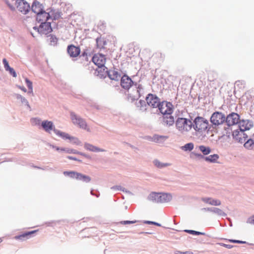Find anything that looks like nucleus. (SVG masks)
I'll return each mask as SVG.
<instances>
[{"mask_svg":"<svg viewBox=\"0 0 254 254\" xmlns=\"http://www.w3.org/2000/svg\"><path fill=\"white\" fill-rule=\"evenodd\" d=\"M96 44L97 47L100 49H102L105 47V46L107 44L106 40L101 37L97 38Z\"/></svg>","mask_w":254,"mask_h":254,"instance_id":"27","label":"nucleus"},{"mask_svg":"<svg viewBox=\"0 0 254 254\" xmlns=\"http://www.w3.org/2000/svg\"><path fill=\"white\" fill-rule=\"evenodd\" d=\"M92 60L98 67H101L104 66L106 59L104 55L98 53L93 56Z\"/></svg>","mask_w":254,"mask_h":254,"instance_id":"12","label":"nucleus"},{"mask_svg":"<svg viewBox=\"0 0 254 254\" xmlns=\"http://www.w3.org/2000/svg\"><path fill=\"white\" fill-rule=\"evenodd\" d=\"M31 122L35 125H39L41 124V120L37 118H34L31 120Z\"/></svg>","mask_w":254,"mask_h":254,"instance_id":"42","label":"nucleus"},{"mask_svg":"<svg viewBox=\"0 0 254 254\" xmlns=\"http://www.w3.org/2000/svg\"><path fill=\"white\" fill-rule=\"evenodd\" d=\"M220 246H223L225 248H226L227 249H232L234 246L231 245H228V244H225L224 243H219V244Z\"/></svg>","mask_w":254,"mask_h":254,"instance_id":"46","label":"nucleus"},{"mask_svg":"<svg viewBox=\"0 0 254 254\" xmlns=\"http://www.w3.org/2000/svg\"><path fill=\"white\" fill-rule=\"evenodd\" d=\"M51 21L44 22L41 23L38 28L34 27L35 30H37L38 32L41 34H47L52 31L51 25Z\"/></svg>","mask_w":254,"mask_h":254,"instance_id":"11","label":"nucleus"},{"mask_svg":"<svg viewBox=\"0 0 254 254\" xmlns=\"http://www.w3.org/2000/svg\"><path fill=\"white\" fill-rule=\"evenodd\" d=\"M64 174H66L69 176L71 178L76 179L77 180L79 176L80 173L75 172H65L64 173Z\"/></svg>","mask_w":254,"mask_h":254,"instance_id":"36","label":"nucleus"},{"mask_svg":"<svg viewBox=\"0 0 254 254\" xmlns=\"http://www.w3.org/2000/svg\"><path fill=\"white\" fill-rule=\"evenodd\" d=\"M127 193H128V195H133V194H134L133 193L129 191V190H128Z\"/></svg>","mask_w":254,"mask_h":254,"instance_id":"60","label":"nucleus"},{"mask_svg":"<svg viewBox=\"0 0 254 254\" xmlns=\"http://www.w3.org/2000/svg\"><path fill=\"white\" fill-rule=\"evenodd\" d=\"M185 232H186L189 234H192V235H205L204 233L200 232H198V231H194V230H185Z\"/></svg>","mask_w":254,"mask_h":254,"instance_id":"37","label":"nucleus"},{"mask_svg":"<svg viewBox=\"0 0 254 254\" xmlns=\"http://www.w3.org/2000/svg\"><path fill=\"white\" fill-rule=\"evenodd\" d=\"M69 140L71 143L76 145H79L81 143V142L78 138L74 136H70Z\"/></svg>","mask_w":254,"mask_h":254,"instance_id":"38","label":"nucleus"},{"mask_svg":"<svg viewBox=\"0 0 254 254\" xmlns=\"http://www.w3.org/2000/svg\"><path fill=\"white\" fill-rule=\"evenodd\" d=\"M193 147H194L193 143L190 142V143H188L186 144L185 145L182 146L181 147V148L183 150H184L185 151H190L193 149Z\"/></svg>","mask_w":254,"mask_h":254,"instance_id":"32","label":"nucleus"},{"mask_svg":"<svg viewBox=\"0 0 254 254\" xmlns=\"http://www.w3.org/2000/svg\"><path fill=\"white\" fill-rule=\"evenodd\" d=\"M70 117L73 124L78 126L79 127L82 129L90 131V129L88 127L87 123L84 120L77 116L73 112L70 113Z\"/></svg>","mask_w":254,"mask_h":254,"instance_id":"7","label":"nucleus"},{"mask_svg":"<svg viewBox=\"0 0 254 254\" xmlns=\"http://www.w3.org/2000/svg\"><path fill=\"white\" fill-rule=\"evenodd\" d=\"M226 116L220 112H214L210 117V122L213 125L218 126L225 123Z\"/></svg>","mask_w":254,"mask_h":254,"instance_id":"6","label":"nucleus"},{"mask_svg":"<svg viewBox=\"0 0 254 254\" xmlns=\"http://www.w3.org/2000/svg\"><path fill=\"white\" fill-rule=\"evenodd\" d=\"M67 52L70 57L76 58L80 54V49L78 47L73 45H70L67 47Z\"/></svg>","mask_w":254,"mask_h":254,"instance_id":"14","label":"nucleus"},{"mask_svg":"<svg viewBox=\"0 0 254 254\" xmlns=\"http://www.w3.org/2000/svg\"><path fill=\"white\" fill-rule=\"evenodd\" d=\"M238 82H240V80L236 81L235 84H237Z\"/></svg>","mask_w":254,"mask_h":254,"instance_id":"64","label":"nucleus"},{"mask_svg":"<svg viewBox=\"0 0 254 254\" xmlns=\"http://www.w3.org/2000/svg\"><path fill=\"white\" fill-rule=\"evenodd\" d=\"M247 223L254 225V215L251 216L247 219Z\"/></svg>","mask_w":254,"mask_h":254,"instance_id":"41","label":"nucleus"},{"mask_svg":"<svg viewBox=\"0 0 254 254\" xmlns=\"http://www.w3.org/2000/svg\"><path fill=\"white\" fill-rule=\"evenodd\" d=\"M26 82L28 88L31 90V92H32V83L30 80H26Z\"/></svg>","mask_w":254,"mask_h":254,"instance_id":"47","label":"nucleus"},{"mask_svg":"<svg viewBox=\"0 0 254 254\" xmlns=\"http://www.w3.org/2000/svg\"><path fill=\"white\" fill-rule=\"evenodd\" d=\"M136 222V221H128V224H133V223H135Z\"/></svg>","mask_w":254,"mask_h":254,"instance_id":"58","label":"nucleus"},{"mask_svg":"<svg viewBox=\"0 0 254 254\" xmlns=\"http://www.w3.org/2000/svg\"><path fill=\"white\" fill-rule=\"evenodd\" d=\"M210 212L220 216H226L227 215L226 213L222 210L217 207H211Z\"/></svg>","mask_w":254,"mask_h":254,"instance_id":"29","label":"nucleus"},{"mask_svg":"<svg viewBox=\"0 0 254 254\" xmlns=\"http://www.w3.org/2000/svg\"><path fill=\"white\" fill-rule=\"evenodd\" d=\"M53 148H55L56 150L57 151H65V148H60L59 147H56V146H53Z\"/></svg>","mask_w":254,"mask_h":254,"instance_id":"51","label":"nucleus"},{"mask_svg":"<svg viewBox=\"0 0 254 254\" xmlns=\"http://www.w3.org/2000/svg\"><path fill=\"white\" fill-rule=\"evenodd\" d=\"M190 157L191 158H194V157H195L196 158L198 159V160L204 159V160H205V156L204 155H203V154H201L200 153H195L194 152H191Z\"/></svg>","mask_w":254,"mask_h":254,"instance_id":"33","label":"nucleus"},{"mask_svg":"<svg viewBox=\"0 0 254 254\" xmlns=\"http://www.w3.org/2000/svg\"><path fill=\"white\" fill-rule=\"evenodd\" d=\"M2 62H3V64H4V67L6 70H7L8 69L10 68V67L9 66V65L8 64V62L7 61V60L5 59H3L2 60Z\"/></svg>","mask_w":254,"mask_h":254,"instance_id":"43","label":"nucleus"},{"mask_svg":"<svg viewBox=\"0 0 254 254\" xmlns=\"http://www.w3.org/2000/svg\"><path fill=\"white\" fill-rule=\"evenodd\" d=\"M173 105L171 103L166 101L160 102V105L157 107L160 113L163 115L166 114H172L173 113Z\"/></svg>","mask_w":254,"mask_h":254,"instance_id":"8","label":"nucleus"},{"mask_svg":"<svg viewBox=\"0 0 254 254\" xmlns=\"http://www.w3.org/2000/svg\"><path fill=\"white\" fill-rule=\"evenodd\" d=\"M50 17H52L51 18L50 21H53V20H56L59 19L61 17V15L60 13L56 12L54 13L52 12L51 14H50Z\"/></svg>","mask_w":254,"mask_h":254,"instance_id":"39","label":"nucleus"},{"mask_svg":"<svg viewBox=\"0 0 254 254\" xmlns=\"http://www.w3.org/2000/svg\"><path fill=\"white\" fill-rule=\"evenodd\" d=\"M67 158L69 159H70V160H76V161H77L78 160L74 158V157H73L72 156H68Z\"/></svg>","mask_w":254,"mask_h":254,"instance_id":"54","label":"nucleus"},{"mask_svg":"<svg viewBox=\"0 0 254 254\" xmlns=\"http://www.w3.org/2000/svg\"><path fill=\"white\" fill-rule=\"evenodd\" d=\"M51 17H50V14L48 12H46L45 11H43L40 13H38L36 16V20L41 23L44 22L50 21Z\"/></svg>","mask_w":254,"mask_h":254,"instance_id":"15","label":"nucleus"},{"mask_svg":"<svg viewBox=\"0 0 254 254\" xmlns=\"http://www.w3.org/2000/svg\"><path fill=\"white\" fill-rule=\"evenodd\" d=\"M245 136H246V135L244 136L243 135H239V137L241 138L242 139V141L239 142L240 143H242L245 141V140L248 138V137H246Z\"/></svg>","mask_w":254,"mask_h":254,"instance_id":"52","label":"nucleus"},{"mask_svg":"<svg viewBox=\"0 0 254 254\" xmlns=\"http://www.w3.org/2000/svg\"><path fill=\"white\" fill-rule=\"evenodd\" d=\"M199 150L202 153L203 155H208L211 152V149L209 147L204 145H200L198 147Z\"/></svg>","mask_w":254,"mask_h":254,"instance_id":"30","label":"nucleus"},{"mask_svg":"<svg viewBox=\"0 0 254 254\" xmlns=\"http://www.w3.org/2000/svg\"><path fill=\"white\" fill-rule=\"evenodd\" d=\"M168 138V136L154 134L152 137V140L156 143H163Z\"/></svg>","mask_w":254,"mask_h":254,"instance_id":"24","label":"nucleus"},{"mask_svg":"<svg viewBox=\"0 0 254 254\" xmlns=\"http://www.w3.org/2000/svg\"><path fill=\"white\" fill-rule=\"evenodd\" d=\"M123 223H124V224H127V221H124Z\"/></svg>","mask_w":254,"mask_h":254,"instance_id":"63","label":"nucleus"},{"mask_svg":"<svg viewBox=\"0 0 254 254\" xmlns=\"http://www.w3.org/2000/svg\"><path fill=\"white\" fill-rule=\"evenodd\" d=\"M120 188H121L120 187H113L112 189H113L120 190Z\"/></svg>","mask_w":254,"mask_h":254,"instance_id":"61","label":"nucleus"},{"mask_svg":"<svg viewBox=\"0 0 254 254\" xmlns=\"http://www.w3.org/2000/svg\"><path fill=\"white\" fill-rule=\"evenodd\" d=\"M201 200L206 203L213 206H219L221 204V202L219 199H214L212 197H202Z\"/></svg>","mask_w":254,"mask_h":254,"instance_id":"18","label":"nucleus"},{"mask_svg":"<svg viewBox=\"0 0 254 254\" xmlns=\"http://www.w3.org/2000/svg\"><path fill=\"white\" fill-rule=\"evenodd\" d=\"M71 149L65 148V151L68 153H71Z\"/></svg>","mask_w":254,"mask_h":254,"instance_id":"55","label":"nucleus"},{"mask_svg":"<svg viewBox=\"0 0 254 254\" xmlns=\"http://www.w3.org/2000/svg\"><path fill=\"white\" fill-rule=\"evenodd\" d=\"M244 146L248 149H254V141L252 139L250 138L244 143Z\"/></svg>","mask_w":254,"mask_h":254,"instance_id":"31","label":"nucleus"},{"mask_svg":"<svg viewBox=\"0 0 254 254\" xmlns=\"http://www.w3.org/2000/svg\"><path fill=\"white\" fill-rule=\"evenodd\" d=\"M49 40L50 44L51 46H55L57 45L58 39L56 36H55L54 35H50Z\"/></svg>","mask_w":254,"mask_h":254,"instance_id":"34","label":"nucleus"},{"mask_svg":"<svg viewBox=\"0 0 254 254\" xmlns=\"http://www.w3.org/2000/svg\"><path fill=\"white\" fill-rule=\"evenodd\" d=\"M193 123L189 119L185 118H179L176 122V128L181 132H188L192 127Z\"/></svg>","mask_w":254,"mask_h":254,"instance_id":"5","label":"nucleus"},{"mask_svg":"<svg viewBox=\"0 0 254 254\" xmlns=\"http://www.w3.org/2000/svg\"><path fill=\"white\" fill-rule=\"evenodd\" d=\"M202 210L205 211H209L210 212L211 207H206V208H203L201 209Z\"/></svg>","mask_w":254,"mask_h":254,"instance_id":"53","label":"nucleus"},{"mask_svg":"<svg viewBox=\"0 0 254 254\" xmlns=\"http://www.w3.org/2000/svg\"><path fill=\"white\" fill-rule=\"evenodd\" d=\"M227 219L230 222V224H229L230 226L232 227L233 226V224H232V222L231 219L229 218H228Z\"/></svg>","mask_w":254,"mask_h":254,"instance_id":"56","label":"nucleus"},{"mask_svg":"<svg viewBox=\"0 0 254 254\" xmlns=\"http://www.w3.org/2000/svg\"><path fill=\"white\" fill-rule=\"evenodd\" d=\"M7 71H8L9 73L12 75L13 77H16V74L15 71H14V69L10 67V68L8 69Z\"/></svg>","mask_w":254,"mask_h":254,"instance_id":"45","label":"nucleus"},{"mask_svg":"<svg viewBox=\"0 0 254 254\" xmlns=\"http://www.w3.org/2000/svg\"><path fill=\"white\" fill-rule=\"evenodd\" d=\"M84 148L89 151L92 152H104L105 150L99 148L96 146L93 145L90 143H85L84 145Z\"/></svg>","mask_w":254,"mask_h":254,"instance_id":"21","label":"nucleus"},{"mask_svg":"<svg viewBox=\"0 0 254 254\" xmlns=\"http://www.w3.org/2000/svg\"><path fill=\"white\" fill-rule=\"evenodd\" d=\"M219 155L216 154L205 156V161L210 163H215L219 158Z\"/></svg>","mask_w":254,"mask_h":254,"instance_id":"25","label":"nucleus"},{"mask_svg":"<svg viewBox=\"0 0 254 254\" xmlns=\"http://www.w3.org/2000/svg\"><path fill=\"white\" fill-rule=\"evenodd\" d=\"M192 127L198 133L202 135L206 131H208L210 127H208V121L204 118L197 116L193 122Z\"/></svg>","mask_w":254,"mask_h":254,"instance_id":"2","label":"nucleus"},{"mask_svg":"<svg viewBox=\"0 0 254 254\" xmlns=\"http://www.w3.org/2000/svg\"><path fill=\"white\" fill-rule=\"evenodd\" d=\"M17 9L23 14H26L30 10V6L28 3L24 0H17Z\"/></svg>","mask_w":254,"mask_h":254,"instance_id":"13","label":"nucleus"},{"mask_svg":"<svg viewBox=\"0 0 254 254\" xmlns=\"http://www.w3.org/2000/svg\"><path fill=\"white\" fill-rule=\"evenodd\" d=\"M239 125V129L234 130L232 132V136L234 139L238 142H242V139L239 137V135H246V137H248V135L245 132L246 130H249L253 127V122L251 120H240Z\"/></svg>","mask_w":254,"mask_h":254,"instance_id":"1","label":"nucleus"},{"mask_svg":"<svg viewBox=\"0 0 254 254\" xmlns=\"http://www.w3.org/2000/svg\"><path fill=\"white\" fill-rule=\"evenodd\" d=\"M41 126L45 131L50 133L52 130L56 129L53 123L51 121L45 120L41 122Z\"/></svg>","mask_w":254,"mask_h":254,"instance_id":"16","label":"nucleus"},{"mask_svg":"<svg viewBox=\"0 0 254 254\" xmlns=\"http://www.w3.org/2000/svg\"><path fill=\"white\" fill-rule=\"evenodd\" d=\"M31 9L32 11L36 13L37 15L38 13L43 11L42 5L40 2L35 1L32 4Z\"/></svg>","mask_w":254,"mask_h":254,"instance_id":"22","label":"nucleus"},{"mask_svg":"<svg viewBox=\"0 0 254 254\" xmlns=\"http://www.w3.org/2000/svg\"><path fill=\"white\" fill-rule=\"evenodd\" d=\"M141 234H152V233L149 232H141Z\"/></svg>","mask_w":254,"mask_h":254,"instance_id":"62","label":"nucleus"},{"mask_svg":"<svg viewBox=\"0 0 254 254\" xmlns=\"http://www.w3.org/2000/svg\"><path fill=\"white\" fill-rule=\"evenodd\" d=\"M240 121V116L236 113L232 112L226 117L225 123L229 127L238 124Z\"/></svg>","mask_w":254,"mask_h":254,"instance_id":"9","label":"nucleus"},{"mask_svg":"<svg viewBox=\"0 0 254 254\" xmlns=\"http://www.w3.org/2000/svg\"><path fill=\"white\" fill-rule=\"evenodd\" d=\"M54 132L58 136L64 139H69L70 135L64 132L61 131L58 129H54Z\"/></svg>","mask_w":254,"mask_h":254,"instance_id":"26","label":"nucleus"},{"mask_svg":"<svg viewBox=\"0 0 254 254\" xmlns=\"http://www.w3.org/2000/svg\"><path fill=\"white\" fill-rule=\"evenodd\" d=\"M147 198L155 203H165L170 201L172 196L170 193L152 192L149 194Z\"/></svg>","mask_w":254,"mask_h":254,"instance_id":"3","label":"nucleus"},{"mask_svg":"<svg viewBox=\"0 0 254 254\" xmlns=\"http://www.w3.org/2000/svg\"><path fill=\"white\" fill-rule=\"evenodd\" d=\"M108 76L110 79H117L121 77V74L118 71L113 69L108 71Z\"/></svg>","mask_w":254,"mask_h":254,"instance_id":"23","label":"nucleus"},{"mask_svg":"<svg viewBox=\"0 0 254 254\" xmlns=\"http://www.w3.org/2000/svg\"><path fill=\"white\" fill-rule=\"evenodd\" d=\"M38 230H33L32 231L27 232L24 233L21 235L16 236L14 237V239L16 240H24L30 238L31 235L37 232Z\"/></svg>","mask_w":254,"mask_h":254,"instance_id":"20","label":"nucleus"},{"mask_svg":"<svg viewBox=\"0 0 254 254\" xmlns=\"http://www.w3.org/2000/svg\"><path fill=\"white\" fill-rule=\"evenodd\" d=\"M20 88L23 90L24 92H26V89H25V88L23 87H20Z\"/></svg>","mask_w":254,"mask_h":254,"instance_id":"59","label":"nucleus"},{"mask_svg":"<svg viewBox=\"0 0 254 254\" xmlns=\"http://www.w3.org/2000/svg\"><path fill=\"white\" fill-rule=\"evenodd\" d=\"M17 98L18 99H20L21 100V101H22V102H26L27 103H28V102H27V101L26 99H25L24 98L22 97L21 95H18L17 96Z\"/></svg>","mask_w":254,"mask_h":254,"instance_id":"50","label":"nucleus"},{"mask_svg":"<svg viewBox=\"0 0 254 254\" xmlns=\"http://www.w3.org/2000/svg\"><path fill=\"white\" fill-rule=\"evenodd\" d=\"M71 153L78 154H80L81 155H83L84 156H86L85 154H84V153H81L80 152H78L77 150H76L75 149H71Z\"/></svg>","mask_w":254,"mask_h":254,"instance_id":"48","label":"nucleus"},{"mask_svg":"<svg viewBox=\"0 0 254 254\" xmlns=\"http://www.w3.org/2000/svg\"><path fill=\"white\" fill-rule=\"evenodd\" d=\"M79 176L77 179V180H81L84 182L88 183L91 181V178L90 177L84 175L83 174H82L80 173Z\"/></svg>","mask_w":254,"mask_h":254,"instance_id":"35","label":"nucleus"},{"mask_svg":"<svg viewBox=\"0 0 254 254\" xmlns=\"http://www.w3.org/2000/svg\"><path fill=\"white\" fill-rule=\"evenodd\" d=\"M144 223L145 224H152V225H156V226H161V224L160 223H158L157 222H154V221H144Z\"/></svg>","mask_w":254,"mask_h":254,"instance_id":"44","label":"nucleus"},{"mask_svg":"<svg viewBox=\"0 0 254 254\" xmlns=\"http://www.w3.org/2000/svg\"><path fill=\"white\" fill-rule=\"evenodd\" d=\"M153 163L156 167L159 169H162L170 165L169 163H162L158 159H155L153 161Z\"/></svg>","mask_w":254,"mask_h":254,"instance_id":"28","label":"nucleus"},{"mask_svg":"<svg viewBox=\"0 0 254 254\" xmlns=\"http://www.w3.org/2000/svg\"><path fill=\"white\" fill-rule=\"evenodd\" d=\"M145 99L148 105L152 108H157L161 102L160 99L156 95L151 93L147 95Z\"/></svg>","mask_w":254,"mask_h":254,"instance_id":"10","label":"nucleus"},{"mask_svg":"<svg viewBox=\"0 0 254 254\" xmlns=\"http://www.w3.org/2000/svg\"><path fill=\"white\" fill-rule=\"evenodd\" d=\"M136 88V95L134 96H131L130 94H128V100H130L131 102H135V105L139 108V110L141 111H145L146 110V102L144 100H140L138 102L137 100L140 97V92L143 88L141 85H138L137 87H135Z\"/></svg>","mask_w":254,"mask_h":254,"instance_id":"4","label":"nucleus"},{"mask_svg":"<svg viewBox=\"0 0 254 254\" xmlns=\"http://www.w3.org/2000/svg\"><path fill=\"white\" fill-rule=\"evenodd\" d=\"M129 81H130V82H129V85H128V89H129V85L131 86V85H132V84H133V80H129Z\"/></svg>","mask_w":254,"mask_h":254,"instance_id":"57","label":"nucleus"},{"mask_svg":"<svg viewBox=\"0 0 254 254\" xmlns=\"http://www.w3.org/2000/svg\"><path fill=\"white\" fill-rule=\"evenodd\" d=\"M105 66L101 67H98L96 70L95 73L97 76L100 78H105L108 75V70Z\"/></svg>","mask_w":254,"mask_h":254,"instance_id":"19","label":"nucleus"},{"mask_svg":"<svg viewBox=\"0 0 254 254\" xmlns=\"http://www.w3.org/2000/svg\"><path fill=\"white\" fill-rule=\"evenodd\" d=\"M121 85L125 89L127 88V82L125 80H121Z\"/></svg>","mask_w":254,"mask_h":254,"instance_id":"49","label":"nucleus"},{"mask_svg":"<svg viewBox=\"0 0 254 254\" xmlns=\"http://www.w3.org/2000/svg\"><path fill=\"white\" fill-rule=\"evenodd\" d=\"M228 241L233 243H236V244H247V242L246 241H243L241 240H233V239H229Z\"/></svg>","mask_w":254,"mask_h":254,"instance_id":"40","label":"nucleus"},{"mask_svg":"<svg viewBox=\"0 0 254 254\" xmlns=\"http://www.w3.org/2000/svg\"><path fill=\"white\" fill-rule=\"evenodd\" d=\"M162 123L164 125L170 127L174 124V118L171 114L163 115L162 118Z\"/></svg>","mask_w":254,"mask_h":254,"instance_id":"17","label":"nucleus"}]
</instances>
